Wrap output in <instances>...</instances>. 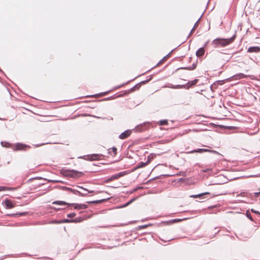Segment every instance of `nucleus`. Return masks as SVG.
Here are the masks:
<instances>
[{
  "label": "nucleus",
  "mask_w": 260,
  "mask_h": 260,
  "mask_svg": "<svg viewBox=\"0 0 260 260\" xmlns=\"http://www.w3.org/2000/svg\"><path fill=\"white\" fill-rule=\"evenodd\" d=\"M234 39V37L231 38L229 39H217L212 42V43L216 46L220 45L221 46H225L231 43Z\"/></svg>",
  "instance_id": "1"
},
{
  "label": "nucleus",
  "mask_w": 260,
  "mask_h": 260,
  "mask_svg": "<svg viewBox=\"0 0 260 260\" xmlns=\"http://www.w3.org/2000/svg\"><path fill=\"white\" fill-rule=\"evenodd\" d=\"M127 174V173H126V172H120L118 174H117L112 176L109 179H107L106 181V182H108L112 181L113 180L117 179L119 178V177H122Z\"/></svg>",
  "instance_id": "2"
},
{
  "label": "nucleus",
  "mask_w": 260,
  "mask_h": 260,
  "mask_svg": "<svg viewBox=\"0 0 260 260\" xmlns=\"http://www.w3.org/2000/svg\"><path fill=\"white\" fill-rule=\"evenodd\" d=\"M131 134V131L130 130H127L121 134L119 136V138L121 139H124L128 137Z\"/></svg>",
  "instance_id": "3"
},
{
  "label": "nucleus",
  "mask_w": 260,
  "mask_h": 260,
  "mask_svg": "<svg viewBox=\"0 0 260 260\" xmlns=\"http://www.w3.org/2000/svg\"><path fill=\"white\" fill-rule=\"evenodd\" d=\"M4 206L8 209H11L14 207V205L12 201L9 200H7L4 202Z\"/></svg>",
  "instance_id": "4"
},
{
  "label": "nucleus",
  "mask_w": 260,
  "mask_h": 260,
  "mask_svg": "<svg viewBox=\"0 0 260 260\" xmlns=\"http://www.w3.org/2000/svg\"><path fill=\"white\" fill-rule=\"evenodd\" d=\"M260 51V47H251L248 49L249 52H258Z\"/></svg>",
  "instance_id": "5"
},
{
  "label": "nucleus",
  "mask_w": 260,
  "mask_h": 260,
  "mask_svg": "<svg viewBox=\"0 0 260 260\" xmlns=\"http://www.w3.org/2000/svg\"><path fill=\"white\" fill-rule=\"evenodd\" d=\"M208 151H210L209 150L206 149H198L197 150H192L191 152H190V153H195V152L202 153V152H208Z\"/></svg>",
  "instance_id": "6"
},
{
  "label": "nucleus",
  "mask_w": 260,
  "mask_h": 260,
  "mask_svg": "<svg viewBox=\"0 0 260 260\" xmlns=\"http://www.w3.org/2000/svg\"><path fill=\"white\" fill-rule=\"evenodd\" d=\"M205 52V50L203 48H200L196 52V55L197 56H202Z\"/></svg>",
  "instance_id": "7"
},
{
  "label": "nucleus",
  "mask_w": 260,
  "mask_h": 260,
  "mask_svg": "<svg viewBox=\"0 0 260 260\" xmlns=\"http://www.w3.org/2000/svg\"><path fill=\"white\" fill-rule=\"evenodd\" d=\"M74 207L75 209H85L86 208V206L83 204H75L74 205Z\"/></svg>",
  "instance_id": "8"
},
{
  "label": "nucleus",
  "mask_w": 260,
  "mask_h": 260,
  "mask_svg": "<svg viewBox=\"0 0 260 260\" xmlns=\"http://www.w3.org/2000/svg\"><path fill=\"white\" fill-rule=\"evenodd\" d=\"M246 77V75H245L244 74H238L237 75H235L233 77V78L235 79H242V78H245Z\"/></svg>",
  "instance_id": "9"
},
{
  "label": "nucleus",
  "mask_w": 260,
  "mask_h": 260,
  "mask_svg": "<svg viewBox=\"0 0 260 260\" xmlns=\"http://www.w3.org/2000/svg\"><path fill=\"white\" fill-rule=\"evenodd\" d=\"M210 194L209 192H205V193H201V194H199L192 195V196H190V197L193 198H197L200 197L205 195V194Z\"/></svg>",
  "instance_id": "10"
},
{
  "label": "nucleus",
  "mask_w": 260,
  "mask_h": 260,
  "mask_svg": "<svg viewBox=\"0 0 260 260\" xmlns=\"http://www.w3.org/2000/svg\"><path fill=\"white\" fill-rule=\"evenodd\" d=\"M53 204H58L59 205H65L67 203L63 201H55L53 203Z\"/></svg>",
  "instance_id": "11"
},
{
  "label": "nucleus",
  "mask_w": 260,
  "mask_h": 260,
  "mask_svg": "<svg viewBox=\"0 0 260 260\" xmlns=\"http://www.w3.org/2000/svg\"><path fill=\"white\" fill-rule=\"evenodd\" d=\"M24 146L22 144H18L16 146V150H21L23 149Z\"/></svg>",
  "instance_id": "12"
},
{
  "label": "nucleus",
  "mask_w": 260,
  "mask_h": 260,
  "mask_svg": "<svg viewBox=\"0 0 260 260\" xmlns=\"http://www.w3.org/2000/svg\"><path fill=\"white\" fill-rule=\"evenodd\" d=\"M148 164V162H146V163H144V162H141L139 166L138 167V168H142V167H145V166H146Z\"/></svg>",
  "instance_id": "13"
},
{
  "label": "nucleus",
  "mask_w": 260,
  "mask_h": 260,
  "mask_svg": "<svg viewBox=\"0 0 260 260\" xmlns=\"http://www.w3.org/2000/svg\"><path fill=\"white\" fill-rule=\"evenodd\" d=\"M167 123H168V122L166 120H161L159 122L160 125H165V124H167Z\"/></svg>",
  "instance_id": "14"
},
{
  "label": "nucleus",
  "mask_w": 260,
  "mask_h": 260,
  "mask_svg": "<svg viewBox=\"0 0 260 260\" xmlns=\"http://www.w3.org/2000/svg\"><path fill=\"white\" fill-rule=\"evenodd\" d=\"M111 150L112 151H110V152H113L114 154H116V148H112L111 149Z\"/></svg>",
  "instance_id": "15"
},
{
  "label": "nucleus",
  "mask_w": 260,
  "mask_h": 260,
  "mask_svg": "<svg viewBox=\"0 0 260 260\" xmlns=\"http://www.w3.org/2000/svg\"><path fill=\"white\" fill-rule=\"evenodd\" d=\"M198 82V80L197 79H196V80H194L193 81H192L191 82V85H194L196 84Z\"/></svg>",
  "instance_id": "16"
},
{
  "label": "nucleus",
  "mask_w": 260,
  "mask_h": 260,
  "mask_svg": "<svg viewBox=\"0 0 260 260\" xmlns=\"http://www.w3.org/2000/svg\"><path fill=\"white\" fill-rule=\"evenodd\" d=\"M80 188H81V189H83V190H85V191H87L88 192H89V193H91V192H93V190H87V189H85V188H83V187H80Z\"/></svg>",
  "instance_id": "17"
},
{
  "label": "nucleus",
  "mask_w": 260,
  "mask_h": 260,
  "mask_svg": "<svg viewBox=\"0 0 260 260\" xmlns=\"http://www.w3.org/2000/svg\"><path fill=\"white\" fill-rule=\"evenodd\" d=\"M75 213H71V214H68V216L69 217H73L75 216Z\"/></svg>",
  "instance_id": "18"
},
{
  "label": "nucleus",
  "mask_w": 260,
  "mask_h": 260,
  "mask_svg": "<svg viewBox=\"0 0 260 260\" xmlns=\"http://www.w3.org/2000/svg\"><path fill=\"white\" fill-rule=\"evenodd\" d=\"M181 219H174V220L172 221V222H176L180 221H181Z\"/></svg>",
  "instance_id": "19"
},
{
  "label": "nucleus",
  "mask_w": 260,
  "mask_h": 260,
  "mask_svg": "<svg viewBox=\"0 0 260 260\" xmlns=\"http://www.w3.org/2000/svg\"><path fill=\"white\" fill-rule=\"evenodd\" d=\"M104 200H99V201H93L91 203H99L102 202Z\"/></svg>",
  "instance_id": "20"
},
{
  "label": "nucleus",
  "mask_w": 260,
  "mask_h": 260,
  "mask_svg": "<svg viewBox=\"0 0 260 260\" xmlns=\"http://www.w3.org/2000/svg\"><path fill=\"white\" fill-rule=\"evenodd\" d=\"M6 187H0V191H3V190H5L6 189Z\"/></svg>",
  "instance_id": "21"
},
{
  "label": "nucleus",
  "mask_w": 260,
  "mask_h": 260,
  "mask_svg": "<svg viewBox=\"0 0 260 260\" xmlns=\"http://www.w3.org/2000/svg\"><path fill=\"white\" fill-rule=\"evenodd\" d=\"M260 194V192L254 193L255 197H257Z\"/></svg>",
  "instance_id": "22"
},
{
  "label": "nucleus",
  "mask_w": 260,
  "mask_h": 260,
  "mask_svg": "<svg viewBox=\"0 0 260 260\" xmlns=\"http://www.w3.org/2000/svg\"><path fill=\"white\" fill-rule=\"evenodd\" d=\"M82 175H83V173L82 172H79L78 176L80 177V176H82Z\"/></svg>",
  "instance_id": "23"
},
{
  "label": "nucleus",
  "mask_w": 260,
  "mask_h": 260,
  "mask_svg": "<svg viewBox=\"0 0 260 260\" xmlns=\"http://www.w3.org/2000/svg\"><path fill=\"white\" fill-rule=\"evenodd\" d=\"M251 211H252V212H253L257 213H258V212H256V211H254L253 209H252V210H251Z\"/></svg>",
  "instance_id": "24"
},
{
  "label": "nucleus",
  "mask_w": 260,
  "mask_h": 260,
  "mask_svg": "<svg viewBox=\"0 0 260 260\" xmlns=\"http://www.w3.org/2000/svg\"><path fill=\"white\" fill-rule=\"evenodd\" d=\"M72 221L76 222H79V221H80V220H73Z\"/></svg>",
  "instance_id": "25"
},
{
  "label": "nucleus",
  "mask_w": 260,
  "mask_h": 260,
  "mask_svg": "<svg viewBox=\"0 0 260 260\" xmlns=\"http://www.w3.org/2000/svg\"><path fill=\"white\" fill-rule=\"evenodd\" d=\"M64 221H65V222H69L70 221H69V220H66Z\"/></svg>",
  "instance_id": "26"
},
{
  "label": "nucleus",
  "mask_w": 260,
  "mask_h": 260,
  "mask_svg": "<svg viewBox=\"0 0 260 260\" xmlns=\"http://www.w3.org/2000/svg\"><path fill=\"white\" fill-rule=\"evenodd\" d=\"M82 195H83V196H86V194H82Z\"/></svg>",
  "instance_id": "27"
},
{
  "label": "nucleus",
  "mask_w": 260,
  "mask_h": 260,
  "mask_svg": "<svg viewBox=\"0 0 260 260\" xmlns=\"http://www.w3.org/2000/svg\"><path fill=\"white\" fill-rule=\"evenodd\" d=\"M212 152H213L214 153H216V152L215 151H212Z\"/></svg>",
  "instance_id": "28"
}]
</instances>
